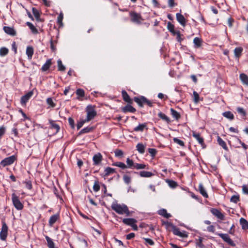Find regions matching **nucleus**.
<instances>
[{
    "label": "nucleus",
    "mask_w": 248,
    "mask_h": 248,
    "mask_svg": "<svg viewBox=\"0 0 248 248\" xmlns=\"http://www.w3.org/2000/svg\"><path fill=\"white\" fill-rule=\"evenodd\" d=\"M199 191L200 192V193L204 197L206 198H208V195L205 189L204 188L203 185L202 183H200L199 185Z\"/></svg>",
    "instance_id": "393cba45"
},
{
    "label": "nucleus",
    "mask_w": 248,
    "mask_h": 248,
    "mask_svg": "<svg viewBox=\"0 0 248 248\" xmlns=\"http://www.w3.org/2000/svg\"><path fill=\"white\" fill-rule=\"evenodd\" d=\"M170 111L172 117L174 118L176 120H178L180 118L181 115L180 113L173 108H171L170 109Z\"/></svg>",
    "instance_id": "7c9ffc66"
},
{
    "label": "nucleus",
    "mask_w": 248,
    "mask_h": 248,
    "mask_svg": "<svg viewBox=\"0 0 248 248\" xmlns=\"http://www.w3.org/2000/svg\"><path fill=\"white\" fill-rule=\"evenodd\" d=\"M210 212L217 218L221 220H224L225 219V216L217 208H212L210 209Z\"/></svg>",
    "instance_id": "9d476101"
},
{
    "label": "nucleus",
    "mask_w": 248,
    "mask_h": 248,
    "mask_svg": "<svg viewBox=\"0 0 248 248\" xmlns=\"http://www.w3.org/2000/svg\"><path fill=\"white\" fill-rule=\"evenodd\" d=\"M136 148L140 154H143L144 153L145 146L142 143H138L136 146Z\"/></svg>",
    "instance_id": "f704fd0d"
},
{
    "label": "nucleus",
    "mask_w": 248,
    "mask_h": 248,
    "mask_svg": "<svg viewBox=\"0 0 248 248\" xmlns=\"http://www.w3.org/2000/svg\"><path fill=\"white\" fill-rule=\"evenodd\" d=\"M176 17L177 21L183 27L186 25V19L183 15L180 13L176 14Z\"/></svg>",
    "instance_id": "f3484780"
},
{
    "label": "nucleus",
    "mask_w": 248,
    "mask_h": 248,
    "mask_svg": "<svg viewBox=\"0 0 248 248\" xmlns=\"http://www.w3.org/2000/svg\"><path fill=\"white\" fill-rule=\"evenodd\" d=\"M95 106L89 105L87 106L86 108L87 112L86 121H90L93 120L97 115V112L95 110Z\"/></svg>",
    "instance_id": "20e7f679"
},
{
    "label": "nucleus",
    "mask_w": 248,
    "mask_h": 248,
    "mask_svg": "<svg viewBox=\"0 0 248 248\" xmlns=\"http://www.w3.org/2000/svg\"><path fill=\"white\" fill-rule=\"evenodd\" d=\"M145 241V243H144L146 245H150V246H153L155 244V242L153 240L150 238H143Z\"/></svg>",
    "instance_id": "bf43d9fd"
},
{
    "label": "nucleus",
    "mask_w": 248,
    "mask_h": 248,
    "mask_svg": "<svg viewBox=\"0 0 248 248\" xmlns=\"http://www.w3.org/2000/svg\"><path fill=\"white\" fill-rule=\"evenodd\" d=\"M89 121H86V119L85 120H82L79 122H78L77 124V129L78 130H79L83 125V124L87 122H88Z\"/></svg>",
    "instance_id": "0e129e2a"
},
{
    "label": "nucleus",
    "mask_w": 248,
    "mask_h": 248,
    "mask_svg": "<svg viewBox=\"0 0 248 248\" xmlns=\"http://www.w3.org/2000/svg\"><path fill=\"white\" fill-rule=\"evenodd\" d=\"M111 208L119 215L125 214L126 216H132L133 211H129L127 206L124 204H119L117 203H112Z\"/></svg>",
    "instance_id": "f257e3e1"
},
{
    "label": "nucleus",
    "mask_w": 248,
    "mask_h": 248,
    "mask_svg": "<svg viewBox=\"0 0 248 248\" xmlns=\"http://www.w3.org/2000/svg\"><path fill=\"white\" fill-rule=\"evenodd\" d=\"M33 94V91H31L23 95L20 99V103L22 105H25Z\"/></svg>",
    "instance_id": "f8f14e48"
},
{
    "label": "nucleus",
    "mask_w": 248,
    "mask_h": 248,
    "mask_svg": "<svg viewBox=\"0 0 248 248\" xmlns=\"http://www.w3.org/2000/svg\"><path fill=\"white\" fill-rule=\"evenodd\" d=\"M193 94V101H194V103L197 104L200 101L199 95L198 93L196 91H194Z\"/></svg>",
    "instance_id": "6e6d98bb"
},
{
    "label": "nucleus",
    "mask_w": 248,
    "mask_h": 248,
    "mask_svg": "<svg viewBox=\"0 0 248 248\" xmlns=\"http://www.w3.org/2000/svg\"><path fill=\"white\" fill-rule=\"evenodd\" d=\"M222 115L224 117H226L230 120H232L234 118V115L231 111H230L223 112Z\"/></svg>",
    "instance_id": "c9c22d12"
},
{
    "label": "nucleus",
    "mask_w": 248,
    "mask_h": 248,
    "mask_svg": "<svg viewBox=\"0 0 248 248\" xmlns=\"http://www.w3.org/2000/svg\"><path fill=\"white\" fill-rule=\"evenodd\" d=\"M100 185L99 182L98 181H96L94 182V185L93 186V189L94 191L97 192L100 190Z\"/></svg>",
    "instance_id": "680f3d73"
},
{
    "label": "nucleus",
    "mask_w": 248,
    "mask_h": 248,
    "mask_svg": "<svg viewBox=\"0 0 248 248\" xmlns=\"http://www.w3.org/2000/svg\"><path fill=\"white\" fill-rule=\"evenodd\" d=\"M102 160L103 156L100 153L95 154L93 157V165L94 166L100 165Z\"/></svg>",
    "instance_id": "ddd939ff"
},
{
    "label": "nucleus",
    "mask_w": 248,
    "mask_h": 248,
    "mask_svg": "<svg viewBox=\"0 0 248 248\" xmlns=\"http://www.w3.org/2000/svg\"><path fill=\"white\" fill-rule=\"evenodd\" d=\"M12 201L16 209L17 210H21L23 209V204L20 201L19 197L15 193L12 194Z\"/></svg>",
    "instance_id": "423d86ee"
},
{
    "label": "nucleus",
    "mask_w": 248,
    "mask_h": 248,
    "mask_svg": "<svg viewBox=\"0 0 248 248\" xmlns=\"http://www.w3.org/2000/svg\"><path fill=\"white\" fill-rule=\"evenodd\" d=\"M217 235L226 243H227L230 239V236L227 233H218Z\"/></svg>",
    "instance_id": "49530a36"
},
{
    "label": "nucleus",
    "mask_w": 248,
    "mask_h": 248,
    "mask_svg": "<svg viewBox=\"0 0 248 248\" xmlns=\"http://www.w3.org/2000/svg\"><path fill=\"white\" fill-rule=\"evenodd\" d=\"M203 43V40L202 38L196 37L193 39L194 48L197 49L202 47Z\"/></svg>",
    "instance_id": "dca6fc26"
},
{
    "label": "nucleus",
    "mask_w": 248,
    "mask_h": 248,
    "mask_svg": "<svg viewBox=\"0 0 248 248\" xmlns=\"http://www.w3.org/2000/svg\"><path fill=\"white\" fill-rule=\"evenodd\" d=\"M203 238L200 237L196 239V246L200 248H206V246L202 243Z\"/></svg>",
    "instance_id": "e433bc0d"
},
{
    "label": "nucleus",
    "mask_w": 248,
    "mask_h": 248,
    "mask_svg": "<svg viewBox=\"0 0 248 248\" xmlns=\"http://www.w3.org/2000/svg\"><path fill=\"white\" fill-rule=\"evenodd\" d=\"M148 152L152 157H155L157 153V150L154 148H149Z\"/></svg>",
    "instance_id": "052dcab7"
},
{
    "label": "nucleus",
    "mask_w": 248,
    "mask_h": 248,
    "mask_svg": "<svg viewBox=\"0 0 248 248\" xmlns=\"http://www.w3.org/2000/svg\"><path fill=\"white\" fill-rule=\"evenodd\" d=\"M116 172V170L115 169L109 167H107L104 170V176H108L111 174H113Z\"/></svg>",
    "instance_id": "c85d7f7f"
},
{
    "label": "nucleus",
    "mask_w": 248,
    "mask_h": 248,
    "mask_svg": "<svg viewBox=\"0 0 248 248\" xmlns=\"http://www.w3.org/2000/svg\"><path fill=\"white\" fill-rule=\"evenodd\" d=\"M68 123L72 128H75V122L72 117H69L68 119Z\"/></svg>",
    "instance_id": "774afa93"
},
{
    "label": "nucleus",
    "mask_w": 248,
    "mask_h": 248,
    "mask_svg": "<svg viewBox=\"0 0 248 248\" xmlns=\"http://www.w3.org/2000/svg\"><path fill=\"white\" fill-rule=\"evenodd\" d=\"M123 222L127 225L130 226L134 231H137L138 227L136 223L137 220L133 218H125L123 219Z\"/></svg>",
    "instance_id": "0eeeda50"
},
{
    "label": "nucleus",
    "mask_w": 248,
    "mask_h": 248,
    "mask_svg": "<svg viewBox=\"0 0 248 248\" xmlns=\"http://www.w3.org/2000/svg\"><path fill=\"white\" fill-rule=\"evenodd\" d=\"M46 103L49 107L51 108H54L56 106V104L54 103L53 99L51 97H49L46 99Z\"/></svg>",
    "instance_id": "864d4df0"
},
{
    "label": "nucleus",
    "mask_w": 248,
    "mask_h": 248,
    "mask_svg": "<svg viewBox=\"0 0 248 248\" xmlns=\"http://www.w3.org/2000/svg\"><path fill=\"white\" fill-rule=\"evenodd\" d=\"M123 180L126 184L129 185L131 182V177L129 175L124 174L123 175Z\"/></svg>",
    "instance_id": "3c124183"
},
{
    "label": "nucleus",
    "mask_w": 248,
    "mask_h": 248,
    "mask_svg": "<svg viewBox=\"0 0 248 248\" xmlns=\"http://www.w3.org/2000/svg\"><path fill=\"white\" fill-rule=\"evenodd\" d=\"M60 219L59 214H56L51 216L48 221L49 226L52 227L56 222V221Z\"/></svg>",
    "instance_id": "6ab92c4d"
},
{
    "label": "nucleus",
    "mask_w": 248,
    "mask_h": 248,
    "mask_svg": "<svg viewBox=\"0 0 248 248\" xmlns=\"http://www.w3.org/2000/svg\"><path fill=\"white\" fill-rule=\"evenodd\" d=\"M166 182L168 183L169 186L171 188H174L178 186L177 183L173 180H167Z\"/></svg>",
    "instance_id": "c03bdc74"
},
{
    "label": "nucleus",
    "mask_w": 248,
    "mask_h": 248,
    "mask_svg": "<svg viewBox=\"0 0 248 248\" xmlns=\"http://www.w3.org/2000/svg\"><path fill=\"white\" fill-rule=\"evenodd\" d=\"M230 201L232 202L236 203L240 201V197L239 195H233L232 196Z\"/></svg>",
    "instance_id": "13d9d810"
},
{
    "label": "nucleus",
    "mask_w": 248,
    "mask_h": 248,
    "mask_svg": "<svg viewBox=\"0 0 248 248\" xmlns=\"http://www.w3.org/2000/svg\"><path fill=\"white\" fill-rule=\"evenodd\" d=\"M217 235L226 243H227L230 239V236L227 233H218Z\"/></svg>",
    "instance_id": "a18cd8bd"
},
{
    "label": "nucleus",
    "mask_w": 248,
    "mask_h": 248,
    "mask_svg": "<svg viewBox=\"0 0 248 248\" xmlns=\"http://www.w3.org/2000/svg\"><path fill=\"white\" fill-rule=\"evenodd\" d=\"M58 62V70L60 71H64L65 70V66L62 64V62L61 60H59Z\"/></svg>",
    "instance_id": "5fc2aeb1"
},
{
    "label": "nucleus",
    "mask_w": 248,
    "mask_h": 248,
    "mask_svg": "<svg viewBox=\"0 0 248 248\" xmlns=\"http://www.w3.org/2000/svg\"><path fill=\"white\" fill-rule=\"evenodd\" d=\"M137 103L140 107H143L144 104H146L150 107L153 106V102L152 101L148 100L146 97L144 96H140L139 97H134L133 100Z\"/></svg>",
    "instance_id": "f03ea898"
},
{
    "label": "nucleus",
    "mask_w": 248,
    "mask_h": 248,
    "mask_svg": "<svg viewBox=\"0 0 248 248\" xmlns=\"http://www.w3.org/2000/svg\"><path fill=\"white\" fill-rule=\"evenodd\" d=\"M122 95L123 99L125 102H127L129 104H133V99L130 97L129 95L125 90H123L122 91Z\"/></svg>",
    "instance_id": "a211bd4d"
},
{
    "label": "nucleus",
    "mask_w": 248,
    "mask_h": 248,
    "mask_svg": "<svg viewBox=\"0 0 248 248\" xmlns=\"http://www.w3.org/2000/svg\"><path fill=\"white\" fill-rule=\"evenodd\" d=\"M158 214L166 218H169L171 217V215L168 213L167 210L165 209H162L158 211Z\"/></svg>",
    "instance_id": "c756f323"
},
{
    "label": "nucleus",
    "mask_w": 248,
    "mask_h": 248,
    "mask_svg": "<svg viewBox=\"0 0 248 248\" xmlns=\"http://www.w3.org/2000/svg\"><path fill=\"white\" fill-rule=\"evenodd\" d=\"M236 110H237V112L240 115H241L242 118L246 117V116L247 115V113H246V111L245 110V109L243 108H241V107H238L236 108Z\"/></svg>",
    "instance_id": "de8ad7c7"
},
{
    "label": "nucleus",
    "mask_w": 248,
    "mask_h": 248,
    "mask_svg": "<svg viewBox=\"0 0 248 248\" xmlns=\"http://www.w3.org/2000/svg\"><path fill=\"white\" fill-rule=\"evenodd\" d=\"M126 162L127 165V168L132 169L135 168V163H134L132 160L130 159L129 158H127Z\"/></svg>",
    "instance_id": "ea45409f"
},
{
    "label": "nucleus",
    "mask_w": 248,
    "mask_h": 248,
    "mask_svg": "<svg viewBox=\"0 0 248 248\" xmlns=\"http://www.w3.org/2000/svg\"><path fill=\"white\" fill-rule=\"evenodd\" d=\"M57 43V41H54L52 37L51 38L50 40V48L52 52H55L56 50V47L55 45Z\"/></svg>",
    "instance_id": "8fccbe9b"
},
{
    "label": "nucleus",
    "mask_w": 248,
    "mask_h": 248,
    "mask_svg": "<svg viewBox=\"0 0 248 248\" xmlns=\"http://www.w3.org/2000/svg\"><path fill=\"white\" fill-rule=\"evenodd\" d=\"M168 225L171 227L173 233L182 238H187L188 236V233L186 231L180 232V229L171 223H168Z\"/></svg>",
    "instance_id": "39448f33"
},
{
    "label": "nucleus",
    "mask_w": 248,
    "mask_h": 248,
    "mask_svg": "<svg viewBox=\"0 0 248 248\" xmlns=\"http://www.w3.org/2000/svg\"><path fill=\"white\" fill-rule=\"evenodd\" d=\"M132 172H133L134 173L139 174L140 175V176L141 177L148 178V177H151L154 175V174L152 172H150V171H144V170L140 171L139 172H137L136 171H132L126 172V173H132Z\"/></svg>",
    "instance_id": "4468645a"
},
{
    "label": "nucleus",
    "mask_w": 248,
    "mask_h": 248,
    "mask_svg": "<svg viewBox=\"0 0 248 248\" xmlns=\"http://www.w3.org/2000/svg\"><path fill=\"white\" fill-rule=\"evenodd\" d=\"M239 78L244 85L248 86V76L246 74L244 73L240 74Z\"/></svg>",
    "instance_id": "a878e982"
},
{
    "label": "nucleus",
    "mask_w": 248,
    "mask_h": 248,
    "mask_svg": "<svg viewBox=\"0 0 248 248\" xmlns=\"http://www.w3.org/2000/svg\"><path fill=\"white\" fill-rule=\"evenodd\" d=\"M9 49L5 47H1L0 48V56L4 57L9 53Z\"/></svg>",
    "instance_id": "37998d69"
},
{
    "label": "nucleus",
    "mask_w": 248,
    "mask_h": 248,
    "mask_svg": "<svg viewBox=\"0 0 248 248\" xmlns=\"http://www.w3.org/2000/svg\"><path fill=\"white\" fill-rule=\"evenodd\" d=\"M167 29L171 33L174 35H175L177 32L174 30V25L171 24L170 22H169L167 23Z\"/></svg>",
    "instance_id": "a19ab883"
},
{
    "label": "nucleus",
    "mask_w": 248,
    "mask_h": 248,
    "mask_svg": "<svg viewBox=\"0 0 248 248\" xmlns=\"http://www.w3.org/2000/svg\"><path fill=\"white\" fill-rule=\"evenodd\" d=\"M173 140L174 143L179 145L180 146H181L182 147L185 146L184 142L183 140L178 139L177 138H174L173 139Z\"/></svg>",
    "instance_id": "4d7b16f0"
},
{
    "label": "nucleus",
    "mask_w": 248,
    "mask_h": 248,
    "mask_svg": "<svg viewBox=\"0 0 248 248\" xmlns=\"http://www.w3.org/2000/svg\"><path fill=\"white\" fill-rule=\"evenodd\" d=\"M129 15L130 18V21L133 23L140 25L143 20V19L140 13L131 11L129 12Z\"/></svg>",
    "instance_id": "7ed1b4c3"
},
{
    "label": "nucleus",
    "mask_w": 248,
    "mask_h": 248,
    "mask_svg": "<svg viewBox=\"0 0 248 248\" xmlns=\"http://www.w3.org/2000/svg\"><path fill=\"white\" fill-rule=\"evenodd\" d=\"M24 183L26 184V187L28 189L31 190L32 188V183L30 180H26L24 182Z\"/></svg>",
    "instance_id": "338daca9"
},
{
    "label": "nucleus",
    "mask_w": 248,
    "mask_h": 248,
    "mask_svg": "<svg viewBox=\"0 0 248 248\" xmlns=\"http://www.w3.org/2000/svg\"><path fill=\"white\" fill-rule=\"evenodd\" d=\"M8 226L4 221H2V227L0 232V239L2 241L6 240L8 235Z\"/></svg>",
    "instance_id": "1a4fd4ad"
},
{
    "label": "nucleus",
    "mask_w": 248,
    "mask_h": 248,
    "mask_svg": "<svg viewBox=\"0 0 248 248\" xmlns=\"http://www.w3.org/2000/svg\"><path fill=\"white\" fill-rule=\"evenodd\" d=\"M94 129L93 126H87L80 131L78 135H81L85 133H88L92 132Z\"/></svg>",
    "instance_id": "72a5a7b5"
},
{
    "label": "nucleus",
    "mask_w": 248,
    "mask_h": 248,
    "mask_svg": "<svg viewBox=\"0 0 248 248\" xmlns=\"http://www.w3.org/2000/svg\"><path fill=\"white\" fill-rule=\"evenodd\" d=\"M26 53L28 56V59L31 60L34 53L33 47L32 46H28L26 48Z\"/></svg>",
    "instance_id": "5701e85b"
},
{
    "label": "nucleus",
    "mask_w": 248,
    "mask_h": 248,
    "mask_svg": "<svg viewBox=\"0 0 248 248\" xmlns=\"http://www.w3.org/2000/svg\"><path fill=\"white\" fill-rule=\"evenodd\" d=\"M51 64H52L51 59H48L47 60H46V62L42 66L41 70L43 72L46 71L47 70H48L49 69Z\"/></svg>",
    "instance_id": "4be33fe9"
},
{
    "label": "nucleus",
    "mask_w": 248,
    "mask_h": 248,
    "mask_svg": "<svg viewBox=\"0 0 248 248\" xmlns=\"http://www.w3.org/2000/svg\"><path fill=\"white\" fill-rule=\"evenodd\" d=\"M76 93L78 96L77 99L79 100V97H84L85 96V92L83 89H78L76 90Z\"/></svg>",
    "instance_id": "09e8293b"
},
{
    "label": "nucleus",
    "mask_w": 248,
    "mask_h": 248,
    "mask_svg": "<svg viewBox=\"0 0 248 248\" xmlns=\"http://www.w3.org/2000/svg\"><path fill=\"white\" fill-rule=\"evenodd\" d=\"M3 31L4 32L8 35L14 36L16 35V31L12 27L8 26H4L3 27Z\"/></svg>",
    "instance_id": "aec40b11"
},
{
    "label": "nucleus",
    "mask_w": 248,
    "mask_h": 248,
    "mask_svg": "<svg viewBox=\"0 0 248 248\" xmlns=\"http://www.w3.org/2000/svg\"><path fill=\"white\" fill-rule=\"evenodd\" d=\"M121 110L123 112L126 113L127 112L135 113L136 109L131 106V104H128L125 106L121 108Z\"/></svg>",
    "instance_id": "2eb2a0df"
},
{
    "label": "nucleus",
    "mask_w": 248,
    "mask_h": 248,
    "mask_svg": "<svg viewBox=\"0 0 248 248\" xmlns=\"http://www.w3.org/2000/svg\"><path fill=\"white\" fill-rule=\"evenodd\" d=\"M32 11L34 16L36 19H38L40 17V14L38 11L35 8H32Z\"/></svg>",
    "instance_id": "69168bd1"
},
{
    "label": "nucleus",
    "mask_w": 248,
    "mask_h": 248,
    "mask_svg": "<svg viewBox=\"0 0 248 248\" xmlns=\"http://www.w3.org/2000/svg\"><path fill=\"white\" fill-rule=\"evenodd\" d=\"M146 165L144 164H139L135 163V166L134 169L137 170L144 169L146 168Z\"/></svg>",
    "instance_id": "e2e57ef3"
},
{
    "label": "nucleus",
    "mask_w": 248,
    "mask_h": 248,
    "mask_svg": "<svg viewBox=\"0 0 248 248\" xmlns=\"http://www.w3.org/2000/svg\"><path fill=\"white\" fill-rule=\"evenodd\" d=\"M16 159V156L15 155H13L9 157H6L1 160L0 162V165L3 167H5L7 166H9L13 164Z\"/></svg>",
    "instance_id": "6e6552de"
},
{
    "label": "nucleus",
    "mask_w": 248,
    "mask_h": 248,
    "mask_svg": "<svg viewBox=\"0 0 248 248\" xmlns=\"http://www.w3.org/2000/svg\"><path fill=\"white\" fill-rule=\"evenodd\" d=\"M45 238L47 242V245L48 248H56L55 243L53 240L47 235L45 236Z\"/></svg>",
    "instance_id": "cd10ccee"
},
{
    "label": "nucleus",
    "mask_w": 248,
    "mask_h": 248,
    "mask_svg": "<svg viewBox=\"0 0 248 248\" xmlns=\"http://www.w3.org/2000/svg\"><path fill=\"white\" fill-rule=\"evenodd\" d=\"M158 116L163 121L166 122L167 123H170V119L164 113H162L161 111H160L158 114Z\"/></svg>",
    "instance_id": "473e14b6"
},
{
    "label": "nucleus",
    "mask_w": 248,
    "mask_h": 248,
    "mask_svg": "<svg viewBox=\"0 0 248 248\" xmlns=\"http://www.w3.org/2000/svg\"><path fill=\"white\" fill-rule=\"evenodd\" d=\"M112 166L118 167L122 169H125L127 168V166L123 162H113L112 164Z\"/></svg>",
    "instance_id": "79ce46f5"
},
{
    "label": "nucleus",
    "mask_w": 248,
    "mask_h": 248,
    "mask_svg": "<svg viewBox=\"0 0 248 248\" xmlns=\"http://www.w3.org/2000/svg\"><path fill=\"white\" fill-rule=\"evenodd\" d=\"M192 136L198 141L199 143L201 145L202 148L204 149L206 147V145L204 142V139L201 136L200 133L193 131Z\"/></svg>",
    "instance_id": "9b49d317"
},
{
    "label": "nucleus",
    "mask_w": 248,
    "mask_h": 248,
    "mask_svg": "<svg viewBox=\"0 0 248 248\" xmlns=\"http://www.w3.org/2000/svg\"><path fill=\"white\" fill-rule=\"evenodd\" d=\"M217 141L218 144L221 146L225 150L228 151V148L226 142L219 137L217 136Z\"/></svg>",
    "instance_id": "bb28decb"
},
{
    "label": "nucleus",
    "mask_w": 248,
    "mask_h": 248,
    "mask_svg": "<svg viewBox=\"0 0 248 248\" xmlns=\"http://www.w3.org/2000/svg\"><path fill=\"white\" fill-rule=\"evenodd\" d=\"M240 223L243 229H248V221L242 217L240 219Z\"/></svg>",
    "instance_id": "58836bf2"
},
{
    "label": "nucleus",
    "mask_w": 248,
    "mask_h": 248,
    "mask_svg": "<svg viewBox=\"0 0 248 248\" xmlns=\"http://www.w3.org/2000/svg\"><path fill=\"white\" fill-rule=\"evenodd\" d=\"M147 126L146 123H143L139 124L137 126L135 127L134 128V131L135 132H142L143 131L144 128Z\"/></svg>",
    "instance_id": "2f4dec72"
},
{
    "label": "nucleus",
    "mask_w": 248,
    "mask_h": 248,
    "mask_svg": "<svg viewBox=\"0 0 248 248\" xmlns=\"http://www.w3.org/2000/svg\"><path fill=\"white\" fill-rule=\"evenodd\" d=\"M63 18V16L62 13H60L57 17V24L59 25V27H62L63 26L62 20Z\"/></svg>",
    "instance_id": "603ef678"
},
{
    "label": "nucleus",
    "mask_w": 248,
    "mask_h": 248,
    "mask_svg": "<svg viewBox=\"0 0 248 248\" xmlns=\"http://www.w3.org/2000/svg\"><path fill=\"white\" fill-rule=\"evenodd\" d=\"M27 25L28 26L30 30H31L32 33L36 34L38 33V30L35 27L31 22H28Z\"/></svg>",
    "instance_id": "4c0bfd02"
},
{
    "label": "nucleus",
    "mask_w": 248,
    "mask_h": 248,
    "mask_svg": "<svg viewBox=\"0 0 248 248\" xmlns=\"http://www.w3.org/2000/svg\"><path fill=\"white\" fill-rule=\"evenodd\" d=\"M49 124H50V128L51 129H53L55 130V132L56 133H58L59 130H60V127L59 126V125L56 124L54 121L51 120H50L49 121Z\"/></svg>",
    "instance_id": "b1692460"
},
{
    "label": "nucleus",
    "mask_w": 248,
    "mask_h": 248,
    "mask_svg": "<svg viewBox=\"0 0 248 248\" xmlns=\"http://www.w3.org/2000/svg\"><path fill=\"white\" fill-rule=\"evenodd\" d=\"M243 48L241 47H236L234 50V56L236 59L239 60L240 57L241 56Z\"/></svg>",
    "instance_id": "412c9836"
}]
</instances>
